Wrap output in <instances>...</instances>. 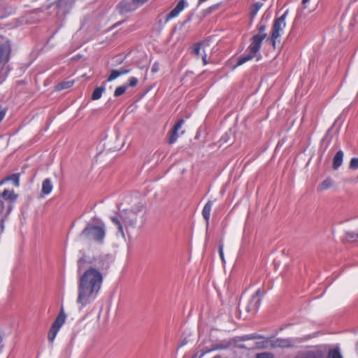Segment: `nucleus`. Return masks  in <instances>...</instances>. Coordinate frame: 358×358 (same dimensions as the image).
I'll list each match as a JSON object with an SVG mask.
<instances>
[{
    "label": "nucleus",
    "instance_id": "9b49d317",
    "mask_svg": "<svg viewBox=\"0 0 358 358\" xmlns=\"http://www.w3.org/2000/svg\"><path fill=\"white\" fill-rule=\"evenodd\" d=\"M294 345V342L292 338H278L270 341V347L272 348H289Z\"/></svg>",
    "mask_w": 358,
    "mask_h": 358
},
{
    "label": "nucleus",
    "instance_id": "a211bd4d",
    "mask_svg": "<svg viewBox=\"0 0 358 358\" xmlns=\"http://www.w3.org/2000/svg\"><path fill=\"white\" fill-rule=\"evenodd\" d=\"M343 152L341 150L338 151L333 159V169H338L343 163Z\"/></svg>",
    "mask_w": 358,
    "mask_h": 358
},
{
    "label": "nucleus",
    "instance_id": "f3484780",
    "mask_svg": "<svg viewBox=\"0 0 358 358\" xmlns=\"http://www.w3.org/2000/svg\"><path fill=\"white\" fill-rule=\"evenodd\" d=\"M333 183V180L331 178H327L317 186V190L319 192L327 190L332 187Z\"/></svg>",
    "mask_w": 358,
    "mask_h": 358
},
{
    "label": "nucleus",
    "instance_id": "4c0bfd02",
    "mask_svg": "<svg viewBox=\"0 0 358 358\" xmlns=\"http://www.w3.org/2000/svg\"><path fill=\"white\" fill-rule=\"evenodd\" d=\"M310 0H302V4L303 6H304V8H306V3L309 1Z\"/></svg>",
    "mask_w": 358,
    "mask_h": 358
},
{
    "label": "nucleus",
    "instance_id": "9d476101",
    "mask_svg": "<svg viewBox=\"0 0 358 358\" xmlns=\"http://www.w3.org/2000/svg\"><path fill=\"white\" fill-rule=\"evenodd\" d=\"M1 64L3 66L8 63L10 59L11 52L10 41L8 39H4L1 37Z\"/></svg>",
    "mask_w": 358,
    "mask_h": 358
},
{
    "label": "nucleus",
    "instance_id": "bb28decb",
    "mask_svg": "<svg viewBox=\"0 0 358 358\" xmlns=\"http://www.w3.org/2000/svg\"><path fill=\"white\" fill-rule=\"evenodd\" d=\"M346 238L349 241H354L358 239V233H355L352 231H348L346 233Z\"/></svg>",
    "mask_w": 358,
    "mask_h": 358
},
{
    "label": "nucleus",
    "instance_id": "473e14b6",
    "mask_svg": "<svg viewBox=\"0 0 358 358\" xmlns=\"http://www.w3.org/2000/svg\"><path fill=\"white\" fill-rule=\"evenodd\" d=\"M138 83V79L135 77H131L129 79L128 85L131 87H135Z\"/></svg>",
    "mask_w": 358,
    "mask_h": 358
},
{
    "label": "nucleus",
    "instance_id": "1a4fd4ad",
    "mask_svg": "<svg viewBox=\"0 0 358 358\" xmlns=\"http://www.w3.org/2000/svg\"><path fill=\"white\" fill-rule=\"evenodd\" d=\"M298 358H324L323 352L317 347L299 351Z\"/></svg>",
    "mask_w": 358,
    "mask_h": 358
},
{
    "label": "nucleus",
    "instance_id": "a878e982",
    "mask_svg": "<svg viewBox=\"0 0 358 358\" xmlns=\"http://www.w3.org/2000/svg\"><path fill=\"white\" fill-rule=\"evenodd\" d=\"M58 331H59L58 330L53 329L52 327L50 328V329L48 332V336L50 342H51V343L53 342Z\"/></svg>",
    "mask_w": 358,
    "mask_h": 358
},
{
    "label": "nucleus",
    "instance_id": "20e7f679",
    "mask_svg": "<svg viewBox=\"0 0 358 358\" xmlns=\"http://www.w3.org/2000/svg\"><path fill=\"white\" fill-rule=\"evenodd\" d=\"M106 234V227L104 224L99 225H87L82 231L81 236L88 240L94 241L99 243H102Z\"/></svg>",
    "mask_w": 358,
    "mask_h": 358
},
{
    "label": "nucleus",
    "instance_id": "c03bdc74",
    "mask_svg": "<svg viewBox=\"0 0 358 358\" xmlns=\"http://www.w3.org/2000/svg\"><path fill=\"white\" fill-rule=\"evenodd\" d=\"M357 180H358V176H357Z\"/></svg>",
    "mask_w": 358,
    "mask_h": 358
},
{
    "label": "nucleus",
    "instance_id": "b1692460",
    "mask_svg": "<svg viewBox=\"0 0 358 358\" xmlns=\"http://www.w3.org/2000/svg\"><path fill=\"white\" fill-rule=\"evenodd\" d=\"M327 358H343L339 349L333 348L330 349L327 353Z\"/></svg>",
    "mask_w": 358,
    "mask_h": 358
},
{
    "label": "nucleus",
    "instance_id": "393cba45",
    "mask_svg": "<svg viewBox=\"0 0 358 358\" xmlns=\"http://www.w3.org/2000/svg\"><path fill=\"white\" fill-rule=\"evenodd\" d=\"M127 89V86L126 85L117 87L114 92V96L118 97L122 95L126 92Z\"/></svg>",
    "mask_w": 358,
    "mask_h": 358
},
{
    "label": "nucleus",
    "instance_id": "7c9ffc66",
    "mask_svg": "<svg viewBox=\"0 0 358 358\" xmlns=\"http://www.w3.org/2000/svg\"><path fill=\"white\" fill-rule=\"evenodd\" d=\"M98 259L99 260V264H100L99 265L97 266L99 269H103V268H108V264H106L104 262V259L102 257H99Z\"/></svg>",
    "mask_w": 358,
    "mask_h": 358
},
{
    "label": "nucleus",
    "instance_id": "39448f33",
    "mask_svg": "<svg viewBox=\"0 0 358 358\" xmlns=\"http://www.w3.org/2000/svg\"><path fill=\"white\" fill-rule=\"evenodd\" d=\"M149 0H122L117 6L121 14L132 12L145 4Z\"/></svg>",
    "mask_w": 358,
    "mask_h": 358
},
{
    "label": "nucleus",
    "instance_id": "aec40b11",
    "mask_svg": "<svg viewBox=\"0 0 358 358\" xmlns=\"http://www.w3.org/2000/svg\"><path fill=\"white\" fill-rule=\"evenodd\" d=\"M52 189V185L51 183L50 179H45L42 184V193L43 194H48L51 192Z\"/></svg>",
    "mask_w": 358,
    "mask_h": 358
},
{
    "label": "nucleus",
    "instance_id": "4be33fe9",
    "mask_svg": "<svg viewBox=\"0 0 358 358\" xmlns=\"http://www.w3.org/2000/svg\"><path fill=\"white\" fill-rule=\"evenodd\" d=\"M262 6L263 3L261 2L255 3L251 6L250 10V17L251 19H253L255 17V15H257L259 9L262 7Z\"/></svg>",
    "mask_w": 358,
    "mask_h": 358
},
{
    "label": "nucleus",
    "instance_id": "4468645a",
    "mask_svg": "<svg viewBox=\"0 0 358 358\" xmlns=\"http://www.w3.org/2000/svg\"><path fill=\"white\" fill-rule=\"evenodd\" d=\"M20 173H19L8 175L1 179V185L10 182L14 187H18L20 186Z\"/></svg>",
    "mask_w": 358,
    "mask_h": 358
},
{
    "label": "nucleus",
    "instance_id": "f257e3e1",
    "mask_svg": "<svg viewBox=\"0 0 358 358\" xmlns=\"http://www.w3.org/2000/svg\"><path fill=\"white\" fill-rule=\"evenodd\" d=\"M103 282L101 272L90 268L80 276L78 284V303L81 308L90 303L96 296Z\"/></svg>",
    "mask_w": 358,
    "mask_h": 358
},
{
    "label": "nucleus",
    "instance_id": "6e6552de",
    "mask_svg": "<svg viewBox=\"0 0 358 358\" xmlns=\"http://www.w3.org/2000/svg\"><path fill=\"white\" fill-rule=\"evenodd\" d=\"M208 45V43L205 41H202L200 43H197L194 44V47L192 49V54H193L194 56H196L197 58L199 56H201L203 63L204 65L207 64V55L206 53L205 48L206 46Z\"/></svg>",
    "mask_w": 358,
    "mask_h": 358
},
{
    "label": "nucleus",
    "instance_id": "6ab92c4d",
    "mask_svg": "<svg viewBox=\"0 0 358 358\" xmlns=\"http://www.w3.org/2000/svg\"><path fill=\"white\" fill-rule=\"evenodd\" d=\"M213 203L211 201H208L206 204L204 206L202 210V215L205 220L206 221L207 224H208L210 211L212 208Z\"/></svg>",
    "mask_w": 358,
    "mask_h": 358
},
{
    "label": "nucleus",
    "instance_id": "58836bf2",
    "mask_svg": "<svg viewBox=\"0 0 358 358\" xmlns=\"http://www.w3.org/2000/svg\"><path fill=\"white\" fill-rule=\"evenodd\" d=\"M4 115H5V113L4 111L1 110V120L4 117Z\"/></svg>",
    "mask_w": 358,
    "mask_h": 358
},
{
    "label": "nucleus",
    "instance_id": "37998d69",
    "mask_svg": "<svg viewBox=\"0 0 358 358\" xmlns=\"http://www.w3.org/2000/svg\"><path fill=\"white\" fill-rule=\"evenodd\" d=\"M357 346L358 347V343L357 344Z\"/></svg>",
    "mask_w": 358,
    "mask_h": 358
},
{
    "label": "nucleus",
    "instance_id": "ea45409f",
    "mask_svg": "<svg viewBox=\"0 0 358 358\" xmlns=\"http://www.w3.org/2000/svg\"><path fill=\"white\" fill-rule=\"evenodd\" d=\"M82 261H83L82 259H80V260L78 261L79 268H80V264H81Z\"/></svg>",
    "mask_w": 358,
    "mask_h": 358
},
{
    "label": "nucleus",
    "instance_id": "f704fd0d",
    "mask_svg": "<svg viewBox=\"0 0 358 358\" xmlns=\"http://www.w3.org/2000/svg\"><path fill=\"white\" fill-rule=\"evenodd\" d=\"M219 254L220 256V258L223 262H224V253H223V245H219Z\"/></svg>",
    "mask_w": 358,
    "mask_h": 358
},
{
    "label": "nucleus",
    "instance_id": "72a5a7b5",
    "mask_svg": "<svg viewBox=\"0 0 358 358\" xmlns=\"http://www.w3.org/2000/svg\"><path fill=\"white\" fill-rule=\"evenodd\" d=\"M117 72L119 73V76H120L122 75L127 74V73H129L130 69L122 68V69H118Z\"/></svg>",
    "mask_w": 358,
    "mask_h": 358
},
{
    "label": "nucleus",
    "instance_id": "2eb2a0df",
    "mask_svg": "<svg viewBox=\"0 0 358 358\" xmlns=\"http://www.w3.org/2000/svg\"><path fill=\"white\" fill-rule=\"evenodd\" d=\"M260 294V290L258 289L256 293L252 296V299L247 307V310L248 312H256L258 307L260 304V299L258 298L259 295Z\"/></svg>",
    "mask_w": 358,
    "mask_h": 358
},
{
    "label": "nucleus",
    "instance_id": "79ce46f5",
    "mask_svg": "<svg viewBox=\"0 0 358 358\" xmlns=\"http://www.w3.org/2000/svg\"><path fill=\"white\" fill-rule=\"evenodd\" d=\"M3 203H1V209L3 208Z\"/></svg>",
    "mask_w": 358,
    "mask_h": 358
},
{
    "label": "nucleus",
    "instance_id": "c9c22d12",
    "mask_svg": "<svg viewBox=\"0 0 358 358\" xmlns=\"http://www.w3.org/2000/svg\"><path fill=\"white\" fill-rule=\"evenodd\" d=\"M159 70V64L157 63H155L152 66V73H156Z\"/></svg>",
    "mask_w": 358,
    "mask_h": 358
},
{
    "label": "nucleus",
    "instance_id": "cd10ccee",
    "mask_svg": "<svg viewBox=\"0 0 358 358\" xmlns=\"http://www.w3.org/2000/svg\"><path fill=\"white\" fill-rule=\"evenodd\" d=\"M119 76H119V73H118V72H117V70H115V69H113V70H112V71H110V74L109 75V76L108 77V78H107V80H107L108 82H110V81H112V80H113L116 79V78H117V77H119Z\"/></svg>",
    "mask_w": 358,
    "mask_h": 358
},
{
    "label": "nucleus",
    "instance_id": "423d86ee",
    "mask_svg": "<svg viewBox=\"0 0 358 358\" xmlns=\"http://www.w3.org/2000/svg\"><path fill=\"white\" fill-rule=\"evenodd\" d=\"M286 15L287 12L274 21L272 28V34L270 38L271 43L274 48H275L277 39L280 36V32L285 27Z\"/></svg>",
    "mask_w": 358,
    "mask_h": 358
},
{
    "label": "nucleus",
    "instance_id": "dca6fc26",
    "mask_svg": "<svg viewBox=\"0 0 358 358\" xmlns=\"http://www.w3.org/2000/svg\"><path fill=\"white\" fill-rule=\"evenodd\" d=\"M66 315L64 314L63 308H62V310L59 315L57 317L56 320L52 324V327L53 329H55L57 330H59L61 327L63 325V324L65 322Z\"/></svg>",
    "mask_w": 358,
    "mask_h": 358
},
{
    "label": "nucleus",
    "instance_id": "2f4dec72",
    "mask_svg": "<svg viewBox=\"0 0 358 358\" xmlns=\"http://www.w3.org/2000/svg\"><path fill=\"white\" fill-rule=\"evenodd\" d=\"M4 9L6 10V14L3 15L1 13V17H4V16L10 15L15 12V8L13 7H10V6L6 7V8H4Z\"/></svg>",
    "mask_w": 358,
    "mask_h": 358
},
{
    "label": "nucleus",
    "instance_id": "412c9836",
    "mask_svg": "<svg viewBox=\"0 0 358 358\" xmlns=\"http://www.w3.org/2000/svg\"><path fill=\"white\" fill-rule=\"evenodd\" d=\"M73 83H74L73 80H65V81L61 82L55 86V90L61 91V90H63L65 89L70 88L71 87L73 86Z\"/></svg>",
    "mask_w": 358,
    "mask_h": 358
},
{
    "label": "nucleus",
    "instance_id": "7ed1b4c3",
    "mask_svg": "<svg viewBox=\"0 0 358 358\" xmlns=\"http://www.w3.org/2000/svg\"><path fill=\"white\" fill-rule=\"evenodd\" d=\"M258 29L259 32L254 35L250 39V44L247 50L248 54L238 58L237 66H241L257 56V53L261 48L262 41L267 36V34L265 33V25L259 26Z\"/></svg>",
    "mask_w": 358,
    "mask_h": 358
},
{
    "label": "nucleus",
    "instance_id": "ddd939ff",
    "mask_svg": "<svg viewBox=\"0 0 358 358\" xmlns=\"http://www.w3.org/2000/svg\"><path fill=\"white\" fill-rule=\"evenodd\" d=\"M187 2L185 0H180L176 6L169 13L165 18V22H167L171 19L176 17L178 14L185 8Z\"/></svg>",
    "mask_w": 358,
    "mask_h": 358
},
{
    "label": "nucleus",
    "instance_id": "5701e85b",
    "mask_svg": "<svg viewBox=\"0 0 358 358\" xmlns=\"http://www.w3.org/2000/svg\"><path fill=\"white\" fill-rule=\"evenodd\" d=\"M104 91H105V87L103 86L97 87L96 88H95V90L92 92L91 99L92 100L99 99L101 97L102 94Z\"/></svg>",
    "mask_w": 358,
    "mask_h": 358
},
{
    "label": "nucleus",
    "instance_id": "c85d7f7f",
    "mask_svg": "<svg viewBox=\"0 0 358 358\" xmlns=\"http://www.w3.org/2000/svg\"><path fill=\"white\" fill-rule=\"evenodd\" d=\"M255 358H275L273 354L271 352H262L256 355Z\"/></svg>",
    "mask_w": 358,
    "mask_h": 358
},
{
    "label": "nucleus",
    "instance_id": "f03ea898",
    "mask_svg": "<svg viewBox=\"0 0 358 358\" xmlns=\"http://www.w3.org/2000/svg\"><path fill=\"white\" fill-rule=\"evenodd\" d=\"M110 219L117 226L119 232L124 236V229L127 234H129L130 231L143 225L145 221V212L143 206L138 203L131 208L120 211L119 217L113 216Z\"/></svg>",
    "mask_w": 358,
    "mask_h": 358
},
{
    "label": "nucleus",
    "instance_id": "f8f14e48",
    "mask_svg": "<svg viewBox=\"0 0 358 358\" xmlns=\"http://www.w3.org/2000/svg\"><path fill=\"white\" fill-rule=\"evenodd\" d=\"M184 122L182 119L179 120L171 129L168 139L169 144H173L177 141L179 137L178 131L181 129Z\"/></svg>",
    "mask_w": 358,
    "mask_h": 358
},
{
    "label": "nucleus",
    "instance_id": "0eeeda50",
    "mask_svg": "<svg viewBox=\"0 0 358 358\" xmlns=\"http://www.w3.org/2000/svg\"><path fill=\"white\" fill-rule=\"evenodd\" d=\"M1 197L8 202L6 213L8 214L13 209V204L17 201L18 194L13 189H4L1 192Z\"/></svg>",
    "mask_w": 358,
    "mask_h": 358
},
{
    "label": "nucleus",
    "instance_id": "c756f323",
    "mask_svg": "<svg viewBox=\"0 0 358 358\" xmlns=\"http://www.w3.org/2000/svg\"><path fill=\"white\" fill-rule=\"evenodd\" d=\"M350 168L352 169H358V158H352L350 162Z\"/></svg>",
    "mask_w": 358,
    "mask_h": 358
},
{
    "label": "nucleus",
    "instance_id": "a19ab883",
    "mask_svg": "<svg viewBox=\"0 0 358 358\" xmlns=\"http://www.w3.org/2000/svg\"><path fill=\"white\" fill-rule=\"evenodd\" d=\"M260 57H261L260 55L257 56V60H259L260 59Z\"/></svg>",
    "mask_w": 358,
    "mask_h": 358
},
{
    "label": "nucleus",
    "instance_id": "e433bc0d",
    "mask_svg": "<svg viewBox=\"0 0 358 358\" xmlns=\"http://www.w3.org/2000/svg\"><path fill=\"white\" fill-rule=\"evenodd\" d=\"M5 69V71L6 73H8L10 71V67L9 66H6L5 68L4 67H1V71L2 70H4Z\"/></svg>",
    "mask_w": 358,
    "mask_h": 358
}]
</instances>
